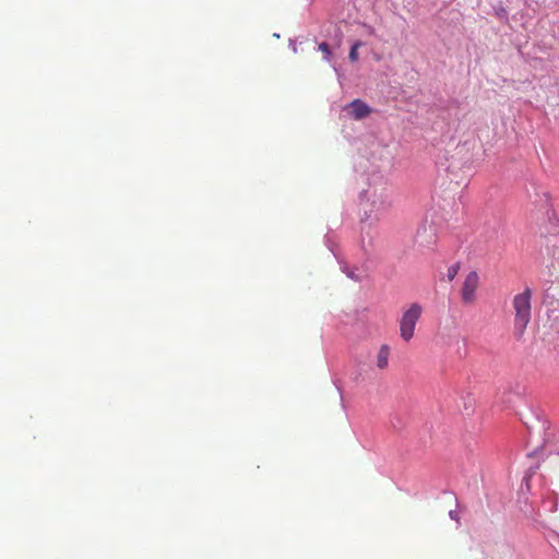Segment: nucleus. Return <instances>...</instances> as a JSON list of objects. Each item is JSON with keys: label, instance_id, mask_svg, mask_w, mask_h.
Listing matches in <instances>:
<instances>
[{"label": "nucleus", "instance_id": "7", "mask_svg": "<svg viewBox=\"0 0 559 559\" xmlns=\"http://www.w3.org/2000/svg\"><path fill=\"white\" fill-rule=\"evenodd\" d=\"M359 46H360V43H356L355 45L352 46L349 55H348V57L352 61H357Z\"/></svg>", "mask_w": 559, "mask_h": 559}, {"label": "nucleus", "instance_id": "4", "mask_svg": "<svg viewBox=\"0 0 559 559\" xmlns=\"http://www.w3.org/2000/svg\"><path fill=\"white\" fill-rule=\"evenodd\" d=\"M480 285V277L476 271L469 272L461 287V299L464 305H473L476 301V293Z\"/></svg>", "mask_w": 559, "mask_h": 559}, {"label": "nucleus", "instance_id": "11", "mask_svg": "<svg viewBox=\"0 0 559 559\" xmlns=\"http://www.w3.org/2000/svg\"><path fill=\"white\" fill-rule=\"evenodd\" d=\"M555 288H556V289H559V283H557V284H556V287H555Z\"/></svg>", "mask_w": 559, "mask_h": 559}, {"label": "nucleus", "instance_id": "3", "mask_svg": "<svg viewBox=\"0 0 559 559\" xmlns=\"http://www.w3.org/2000/svg\"><path fill=\"white\" fill-rule=\"evenodd\" d=\"M423 308L419 304H412L408 309H406L402 318L399 321L400 326V335L405 341L408 342L413 338L416 323L421 317Z\"/></svg>", "mask_w": 559, "mask_h": 559}, {"label": "nucleus", "instance_id": "5", "mask_svg": "<svg viewBox=\"0 0 559 559\" xmlns=\"http://www.w3.org/2000/svg\"><path fill=\"white\" fill-rule=\"evenodd\" d=\"M348 109H349V115L356 120L364 119L371 112L370 107L360 99L353 100L348 105Z\"/></svg>", "mask_w": 559, "mask_h": 559}, {"label": "nucleus", "instance_id": "8", "mask_svg": "<svg viewBox=\"0 0 559 559\" xmlns=\"http://www.w3.org/2000/svg\"><path fill=\"white\" fill-rule=\"evenodd\" d=\"M457 271H459V265L455 264V265H452L448 269V277L450 281H452L456 274H457Z\"/></svg>", "mask_w": 559, "mask_h": 559}, {"label": "nucleus", "instance_id": "1", "mask_svg": "<svg viewBox=\"0 0 559 559\" xmlns=\"http://www.w3.org/2000/svg\"><path fill=\"white\" fill-rule=\"evenodd\" d=\"M532 290L526 287L522 293L516 294L512 299V308L514 313L513 334L516 338H521L532 318Z\"/></svg>", "mask_w": 559, "mask_h": 559}, {"label": "nucleus", "instance_id": "9", "mask_svg": "<svg viewBox=\"0 0 559 559\" xmlns=\"http://www.w3.org/2000/svg\"><path fill=\"white\" fill-rule=\"evenodd\" d=\"M319 49L324 53L325 59L330 58L331 51H330V47L326 43H321L319 45Z\"/></svg>", "mask_w": 559, "mask_h": 559}, {"label": "nucleus", "instance_id": "10", "mask_svg": "<svg viewBox=\"0 0 559 559\" xmlns=\"http://www.w3.org/2000/svg\"><path fill=\"white\" fill-rule=\"evenodd\" d=\"M450 516H451V519H456L455 511H450Z\"/></svg>", "mask_w": 559, "mask_h": 559}, {"label": "nucleus", "instance_id": "2", "mask_svg": "<svg viewBox=\"0 0 559 559\" xmlns=\"http://www.w3.org/2000/svg\"><path fill=\"white\" fill-rule=\"evenodd\" d=\"M366 197L370 203V209L365 211L362 221L376 223L380 219L381 215L389 211L391 207L390 193L386 189H372L366 192Z\"/></svg>", "mask_w": 559, "mask_h": 559}, {"label": "nucleus", "instance_id": "6", "mask_svg": "<svg viewBox=\"0 0 559 559\" xmlns=\"http://www.w3.org/2000/svg\"><path fill=\"white\" fill-rule=\"evenodd\" d=\"M390 356V346L386 344L381 345L377 355V367L381 370L388 368Z\"/></svg>", "mask_w": 559, "mask_h": 559}]
</instances>
